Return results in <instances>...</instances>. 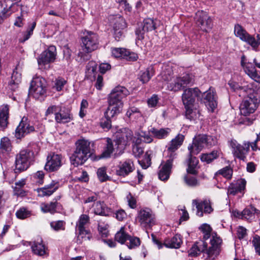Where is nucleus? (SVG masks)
Instances as JSON below:
<instances>
[{
    "instance_id": "obj_14",
    "label": "nucleus",
    "mask_w": 260,
    "mask_h": 260,
    "mask_svg": "<svg viewBox=\"0 0 260 260\" xmlns=\"http://www.w3.org/2000/svg\"><path fill=\"white\" fill-rule=\"evenodd\" d=\"M195 20L197 26L203 31L207 32L212 28V20L206 12L203 11L197 12Z\"/></svg>"
},
{
    "instance_id": "obj_6",
    "label": "nucleus",
    "mask_w": 260,
    "mask_h": 260,
    "mask_svg": "<svg viewBox=\"0 0 260 260\" xmlns=\"http://www.w3.org/2000/svg\"><path fill=\"white\" fill-rule=\"evenodd\" d=\"M46 81L41 77L33 78L29 89V94L35 99H39L46 93Z\"/></svg>"
},
{
    "instance_id": "obj_47",
    "label": "nucleus",
    "mask_w": 260,
    "mask_h": 260,
    "mask_svg": "<svg viewBox=\"0 0 260 260\" xmlns=\"http://www.w3.org/2000/svg\"><path fill=\"white\" fill-rule=\"evenodd\" d=\"M203 234V239L205 241L208 239L211 236L212 237V235H215L214 233L211 234L212 229L211 227L207 223L203 224L199 228ZM215 234L217 236L216 233ZM212 238H211L212 239Z\"/></svg>"
},
{
    "instance_id": "obj_7",
    "label": "nucleus",
    "mask_w": 260,
    "mask_h": 260,
    "mask_svg": "<svg viewBox=\"0 0 260 260\" xmlns=\"http://www.w3.org/2000/svg\"><path fill=\"white\" fill-rule=\"evenodd\" d=\"M96 68V63L94 61H90L86 66L85 77L91 81H96L95 86L98 89L100 90L103 86V78L102 75L98 74Z\"/></svg>"
},
{
    "instance_id": "obj_60",
    "label": "nucleus",
    "mask_w": 260,
    "mask_h": 260,
    "mask_svg": "<svg viewBox=\"0 0 260 260\" xmlns=\"http://www.w3.org/2000/svg\"><path fill=\"white\" fill-rule=\"evenodd\" d=\"M106 119H102L100 122L101 126L104 129L109 130L111 127V118H105Z\"/></svg>"
},
{
    "instance_id": "obj_25",
    "label": "nucleus",
    "mask_w": 260,
    "mask_h": 260,
    "mask_svg": "<svg viewBox=\"0 0 260 260\" xmlns=\"http://www.w3.org/2000/svg\"><path fill=\"white\" fill-rule=\"evenodd\" d=\"M192 204L196 206L197 210L196 214L200 217L203 216L204 212L210 213L212 211L210 203L206 200L200 202L197 200H193Z\"/></svg>"
},
{
    "instance_id": "obj_50",
    "label": "nucleus",
    "mask_w": 260,
    "mask_h": 260,
    "mask_svg": "<svg viewBox=\"0 0 260 260\" xmlns=\"http://www.w3.org/2000/svg\"><path fill=\"white\" fill-rule=\"evenodd\" d=\"M85 232L80 234V231H79V235L77 238V243L78 244H82L83 241L89 240L90 239L91 236L89 231L85 230Z\"/></svg>"
},
{
    "instance_id": "obj_58",
    "label": "nucleus",
    "mask_w": 260,
    "mask_h": 260,
    "mask_svg": "<svg viewBox=\"0 0 260 260\" xmlns=\"http://www.w3.org/2000/svg\"><path fill=\"white\" fill-rule=\"evenodd\" d=\"M126 49L124 48H113L112 50V55L115 58H122Z\"/></svg>"
},
{
    "instance_id": "obj_63",
    "label": "nucleus",
    "mask_w": 260,
    "mask_h": 260,
    "mask_svg": "<svg viewBox=\"0 0 260 260\" xmlns=\"http://www.w3.org/2000/svg\"><path fill=\"white\" fill-rule=\"evenodd\" d=\"M66 81L63 79H59L57 80L55 83L54 87L57 91H60L62 90L63 87L66 84Z\"/></svg>"
},
{
    "instance_id": "obj_21",
    "label": "nucleus",
    "mask_w": 260,
    "mask_h": 260,
    "mask_svg": "<svg viewBox=\"0 0 260 260\" xmlns=\"http://www.w3.org/2000/svg\"><path fill=\"white\" fill-rule=\"evenodd\" d=\"M47 161L45 166V169L49 172L57 170L61 166L62 156L59 154H53L48 156Z\"/></svg>"
},
{
    "instance_id": "obj_17",
    "label": "nucleus",
    "mask_w": 260,
    "mask_h": 260,
    "mask_svg": "<svg viewBox=\"0 0 260 260\" xmlns=\"http://www.w3.org/2000/svg\"><path fill=\"white\" fill-rule=\"evenodd\" d=\"M128 94V91L123 86H118L115 87L111 92L108 97V102L114 103L116 105L120 104L123 106L122 99Z\"/></svg>"
},
{
    "instance_id": "obj_4",
    "label": "nucleus",
    "mask_w": 260,
    "mask_h": 260,
    "mask_svg": "<svg viewBox=\"0 0 260 260\" xmlns=\"http://www.w3.org/2000/svg\"><path fill=\"white\" fill-rule=\"evenodd\" d=\"M216 142V139L212 136L199 135L194 138L192 144L188 149L191 153L197 154L203 148L215 145Z\"/></svg>"
},
{
    "instance_id": "obj_29",
    "label": "nucleus",
    "mask_w": 260,
    "mask_h": 260,
    "mask_svg": "<svg viewBox=\"0 0 260 260\" xmlns=\"http://www.w3.org/2000/svg\"><path fill=\"white\" fill-rule=\"evenodd\" d=\"M260 211L256 209L254 207L250 206L249 208H245L240 213L242 219H245L249 222H251L255 218V214L258 215Z\"/></svg>"
},
{
    "instance_id": "obj_12",
    "label": "nucleus",
    "mask_w": 260,
    "mask_h": 260,
    "mask_svg": "<svg viewBox=\"0 0 260 260\" xmlns=\"http://www.w3.org/2000/svg\"><path fill=\"white\" fill-rule=\"evenodd\" d=\"M192 77L189 74H186L183 77H177L168 85V88L175 92L181 90L192 82Z\"/></svg>"
},
{
    "instance_id": "obj_62",
    "label": "nucleus",
    "mask_w": 260,
    "mask_h": 260,
    "mask_svg": "<svg viewBox=\"0 0 260 260\" xmlns=\"http://www.w3.org/2000/svg\"><path fill=\"white\" fill-rule=\"evenodd\" d=\"M127 201L128 202V206L133 209L136 207V200L132 196L131 193H129L126 197Z\"/></svg>"
},
{
    "instance_id": "obj_43",
    "label": "nucleus",
    "mask_w": 260,
    "mask_h": 260,
    "mask_svg": "<svg viewBox=\"0 0 260 260\" xmlns=\"http://www.w3.org/2000/svg\"><path fill=\"white\" fill-rule=\"evenodd\" d=\"M153 75V69L148 68L145 71L140 73L139 79L143 83L148 82Z\"/></svg>"
},
{
    "instance_id": "obj_57",
    "label": "nucleus",
    "mask_w": 260,
    "mask_h": 260,
    "mask_svg": "<svg viewBox=\"0 0 260 260\" xmlns=\"http://www.w3.org/2000/svg\"><path fill=\"white\" fill-rule=\"evenodd\" d=\"M247 43L253 48L257 47L260 45V34L256 36V39L250 36Z\"/></svg>"
},
{
    "instance_id": "obj_15",
    "label": "nucleus",
    "mask_w": 260,
    "mask_h": 260,
    "mask_svg": "<svg viewBox=\"0 0 260 260\" xmlns=\"http://www.w3.org/2000/svg\"><path fill=\"white\" fill-rule=\"evenodd\" d=\"M133 137V133L131 129L127 128H123L116 134V143L118 147L124 148L131 144Z\"/></svg>"
},
{
    "instance_id": "obj_8",
    "label": "nucleus",
    "mask_w": 260,
    "mask_h": 260,
    "mask_svg": "<svg viewBox=\"0 0 260 260\" xmlns=\"http://www.w3.org/2000/svg\"><path fill=\"white\" fill-rule=\"evenodd\" d=\"M81 41L83 51L85 52L90 53L98 48V36L92 31H87L84 33Z\"/></svg>"
},
{
    "instance_id": "obj_54",
    "label": "nucleus",
    "mask_w": 260,
    "mask_h": 260,
    "mask_svg": "<svg viewBox=\"0 0 260 260\" xmlns=\"http://www.w3.org/2000/svg\"><path fill=\"white\" fill-rule=\"evenodd\" d=\"M138 58V56L136 53L130 52L126 49L123 55V58L131 61H136Z\"/></svg>"
},
{
    "instance_id": "obj_33",
    "label": "nucleus",
    "mask_w": 260,
    "mask_h": 260,
    "mask_svg": "<svg viewBox=\"0 0 260 260\" xmlns=\"http://www.w3.org/2000/svg\"><path fill=\"white\" fill-rule=\"evenodd\" d=\"M170 132L171 129L169 128L157 129L152 127L149 130V133H151L154 137L158 139L166 138L168 137Z\"/></svg>"
},
{
    "instance_id": "obj_32",
    "label": "nucleus",
    "mask_w": 260,
    "mask_h": 260,
    "mask_svg": "<svg viewBox=\"0 0 260 260\" xmlns=\"http://www.w3.org/2000/svg\"><path fill=\"white\" fill-rule=\"evenodd\" d=\"M184 139V136L183 135L178 134L170 142L167 148V151L175 152L182 144Z\"/></svg>"
},
{
    "instance_id": "obj_27",
    "label": "nucleus",
    "mask_w": 260,
    "mask_h": 260,
    "mask_svg": "<svg viewBox=\"0 0 260 260\" xmlns=\"http://www.w3.org/2000/svg\"><path fill=\"white\" fill-rule=\"evenodd\" d=\"M108 103L109 105L104 113V116L105 118H112L121 111L123 106L120 104L116 105L114 103H111V102H108Z\"/></svg>"
},
{
    "instance_id": "obj_46",
    "label": "nucleus",
    "mask_w": 260,
    "mask_h": 260,
    "mask_svg": "<svg viewBox=\"0 0 260 260\" xmlns=\"http://www.w3.org/2000/svg\"><path fill=\"white\" fill-rule=\"evenodd\" d=\"M183 180L185 183L189 187H196L200 185L199 181L196 177L189 174L185 175L183 177Z\"/></svg>"
},
{
    "instance_id": "obj_11",
    "label": "nucleus",
    "mask_w": 260,
    "mask_h": 260,
    "mask_svg": "<svg viewBox=\"0 0 260 260\" xmlns=\"http://www.w3.org/2000/svg\"><path fill=\"white\" fill-rule=\"evenodd\" d=\"M229 145L232 149L234 156L241 160H244L249 151L250 143L245 142L243 143V145H241L236 140H232L229 142Z\"/></svg>"
},
{
    "instance_id": "obj_20",
    "label": "nucleus",
    "mask_w": 260,
    "mask_h": 260,
    "mask_svg": "<svg viewBox=\"0 0 260 260\" xmlns=\"http://www.w3.org/2000/svg\"><path fill=\"white\" fill-rule=\"evenodd\" d=\"M73 119L70 109L59 105L58 109L55 114L56 122L58 123H66L71 121Z\"/></svg>"
},
{
    "instance_id": "obj_59",
    "label": "nucleus",
    "mask_w": 260,
    "mask_h": 260,
    "mask_svg": "<svg viewBox=\"0 0 260 260\" xmlns=\"http://www.w3.org/2000/svg\"><path fill=\"white\" fill-rule=\"evenodd\" d=\"M252 242L254 246L256 252L260 255V237L255 235L253 238Z\"/></svg>"
},
{
    "instance_id": "obj_55",
    "label": "nucleus",
    "mask_w": 260,
    "mask_h": 260,
    "mask_svg": "<svg viewBox=\"0 0 260 260\" xmlns=\"http://www.w3.org/2000/svg\"><path fill=\"white\" fill-rule=\"evenodd\" d=\"M218 173L228 179H230L232 176L233 170L230 167H226L219 170Z\"/></svg>"
},
{
    "instance_id": "obj_19",
    "label": "nucleus",
    "mask_w": 260,
    "mask_h": 260,
    "mask_svg": "<svg viewBox=\"0 0 260 260\" xmlns=\"http://www.w3.org/2000/svg\"><path fill=\"white\" fill-rule=\"evenodd\" d=\"M201 98L209 110L213 112L217 106V96L214 89L210 88L209 90L204 92L203 94L201 93Z\"/></svg>"
},
{
    "instance_id": "obj_61",
    "label": "nucleus",
    "mask_w": 260,
    "mask_h": 260,
    "mask_svg": "<svg viewBox=\"0 0 260 260\" xmlns=\"http://www.w3.org/2000/svg\"><path fill=\"white\" fill-rule=\"evenodd\" d=\"M29 213L24 208H20L16 213V216L20 219H24L29 215Z\"/></svg>"
},
{
    "instance_id": "obj_28",
    "label": "nucleus",
    "mask_w": 260,
    "mask_h": 260,
    "mask_svg": "<svg viewBox=\"0 0 260 260\" xmlns=\"http://www.w3.org/2000/svg\"><path fill=\"white\" fill-rule=\"evenodd\" d=\"M93 210L95 214L105 216H109L112 212L110 208L106 207L104 203L101 202L93 204Z\"/></svg>"
},
{
    "instance_id": "obj_1",
    "label": "nucleus",
    "mask_w": 260,
    "mask_h": 260,
    "mask_svg": "<svg viewBox=\"0 0 260 260\" xmlns=\"http://www.w3.org/2000/svg\"><path fill=\"white\" fill-rule=\"evenodd\" d=\"M210 243L211 246L208 249V244L205 241L197 242L190 249L189 255L191 256H197L201 252H206L209 257L214 259L220 252L222 240L215 234H213Z\"/></svg>"
},
{
    "instance_id": "obj_3",
    "label": "nucleus",
    "mask_w": 260,
    "mask_h": 260,
    "mask_svg": "<svg viewBox=\"0 0 260 260\" xmlns=\"http://www.w3.org/2000/svg\"><path fill=\"white\" fill-rule=\"evenodd\" d=\"M91 142L85 139L79 140L76 143V149L70 157L71 164L75 167L83 165L91 154Z\"/></svg>"
},
{
    "instance_id": "obj_2",
    "label": "nucleus",
    "mask_w": 260,
    "mask_h": 260,
    "mask_svg": "<svg viewBox=\"0 0 260 260\" xmlns=\"http://www.w3.org/2000/svg\"><path fill=\"white\" fill-rule=\"evenodd\" d=\"M254 84V83H252L242 87V89L249 94L243 100L240 106L241 114L244 116H247L254 113L259 103L258 92L260 88Z\"/></svg>"
},
{
    "instance_id": "obj_52",
    "label": "nucleus",
    "mask_w": 260,
    "mask_h": 260,
    "mask_svg": "<svg viewBox=\"0 0 260 260\" xmlns=\"http://www.w3.org/2000/svg\"><path fill=\"white\" fill-rule=\"evenodd\" d=\"M168 155L167 156L168 159L166 161L164 164V165L167 166L168 167L172 169L173 162L174 159L177 158V153L175 152L168 151Z\"/></svg>"
},
{
    "instance_id": "obj_39",
    "label": "nucleus",
    "mask_w": 260,
    "mask_h": 260,
    "mask_svg": "<svg viewBox=\"0 0 260 260\" xmlns=\"http://www.w3.org/2000/svg\"><path fill=\"white\" fill-rule=\"evenodd\" d=\"M192 106L185 107V116L190 121L196 120L200 116V112L196 109H193Z\"/></svg>"
},
{
    "instance_id": "obj_56",
    "label": "nucleus",
    "mask_w": 260,
    "mask_h": 260,
    "mask_svg": "<svg viewBox=\"0 0 260 260\" xmlns=\"http://www.w3.org/2000/svg\"><path fill=\"white\" fill-rule=\"evenodd\" d=\"M59 106L56 105H51L47 109L45 112V119H47L49 117V116L50 115H52V114L54 113V115L56 114V113L57 112Z\"/></svg>"
},
{
    "instance_id": "obj_40",
    "label": "nucleus",
    "mask_w": 260,
    "mask_h": 260,
    "mask_svg": "<svg viewBox=\"0 0 260 260\" xmlns=\"http://www.w3.org/2000/svg\"><path fill=\"white\" fill-rule=\"evenodd\" d=\"M21 75L17 71L14 70L12 74L11 80L9 85L12 90L17 87V85L21 82Z\"/></svg>"
},
{
    "instance_id": "obj_22",
    "label": "nucleus",
    "mask_w": 260,
    "mask_h": 260,
    "mask_svg": "<svg viewBox=\"0 0 260 260\" xmlns=\"http://www.w3.org/2000/svg\"><path fill=\"white\" fill-rule=\"evenodd\" d=\"M245 56L241 57V64L245 73L255 82L260 83V75L258 74L255 67L250 62H244Z\"/></svg>"
},
{
    "instance_id": "obj_16",
    "label": "nucleus",
    "mask_w": 260,
    "mask_h": 260,
    "mask_svg": "<svg viewBox=\"0 0 260 260\" xmlns=\"http://www.w3.org/2000/svg\"><path fill=\"white\" fill-rule=\"evenodd\" d=\"M155 25L156 23L153 19L151 18L144 19L141 25L136 30L137 42L144 39L145 32L155 29L156 28Z\"/></svg>"
},
{
    "instance_id": "obj_41",
    "label": "nucleus",
    "mask_w": 260,
    "mask_h": 260,
    "mask_svg": "<svg viewBox=\"0 0 260 260\" xmlns=\"http://www.w3.org/2000/svg\"><path fill=\"white\" fill-rule=\"evenodd\" d=\"M161 165H162V167L159 168L160 170L158 174V178L162 181H166L170 177L172 169L164 165H162V162L161 163Z\"/></svg>"
},
{
    "instance_id": "obj_42",
    "label": "nucleus",
    "mask_w": 260,
    "mask_h": 260,
    "mask_svg": "<svg viewBox=\"0 0 260 260\" xmlns=\"http://www.w3.org/2000/svg\"><path fill=\"white\" fill-rule=\"evenodd\" d=\"M106 146L103 153L101 155V158H108L110 157L111 154L114 150L113 144L112 140L109 138L106 140Z\"/></svg>"
},
{
    "instance_id": "obj_34",
    "label": "nucleus",
    "mask_w": 260,
    "mask_h": 260,
    "mask_svg": "<svg viewBox=\"0 0 260 260\" xmlns=\"http://www.w3.org/2000/svg\"><path fill=\"white\" fill-rule=\"evenodd\" d=\"M192 154H193L191 153V152L189 151L187 160L188 168L187 169V172L188 174L196 175L198 172L196 170V168L198 165V160L196 157H193Z\"/></svg>"
},
{
    "instance_id": "obj_10",
    "label": "nucleus",
    "mask_w": 260,
    "mask_h": 260,
    "mask_svg": "<svg viewBox=\"0 0 260 260\" xmlns=\"http://www.w3.org/2000/svg\"><path fill=\"white\" fill-rule=\"evenodd\" d=\"M56 56V47L51 45L38 56L37 58L38 64L41 68H45L46 65H48L55 60Z\"/></svg>"
},
{
    "instance_id": "obj_49",
    "label": "nucleus",
    "mask_w": 260,
    "mask_h": 260,
    "mask_svg": "<svg viewBox=\"0 0 260 260\" xmlns=\"http://www.w3.org/2000/svg\"><path fill=\"white\" fill-rule=\"evenodd\" d=\"M51 228L55 231L65 230L66 222L63 220L51 221L50 223Z\"/></svg>"
},
{
    "instance_id": "obj_64",
    "label": "nucleus",
    "mask_w": 260,
    "mask_h": 260,
    "mask_svg": "<svg viewBox=\"0 0 260 260\" xmlns=\"http://www.w3.org/2000/svg\"><path fill=\"white\" fill-rule=\"evenodd\" d=\"M148 133H149L148 132ZM150 133H147L146 132H142L140 135L141 138L144 139V141L145 143H150L153 141V138L150 135Z\"/></svg>"
},
{
    "instance_id": "obj_37",
    "label": "nucleus",
    "mask_w": 260,
    "mask_h": 260,
    "mask_svg": "<svg viewBox=\"0 0 260 260\" xmlns=\"http://www.w3.org/2000/svg\"><path fill=\"white\" fill-rule=\"evenodd\" d=\"M12 150V145L10 139L8 137H3L0 142V153H9Z\"/></svg>"
},
{
    "instance_id": "obj_53",
    "label": "nucleus",
    "mask_w": 260,
    "mask_h": 260,
    "mask_svg": "<svg viewBox=\"0 0 260 260\" xmlns=\"http://www.w3.org/2000/svg\"><path fill=\"white\" fill-rule=\"evenodd\" d=\"M127 240H129V243L127 244V245L129 249L135 248L140 244V240L137 237H131L129 236Z\"/></svg>"
},
{
    "instance_id": "obj_26",
    "label": "nucleus",
    "mask_w": 260,
    "mask_h": 260,
    "mask_svg": "<svg viewBox=\"0 0 260 260\" xmlns=\"http://www.w3.org/2000/svg\"><path fill=\"white\" fill-rule=\"evenodd\" d=\"M58 182L55 181L44 186L37 189L38 196L40 197L50 196L58 188Z\"/></svg>"
},
{
    "instance_id": "obj_9",
    "label": "nucleus",
    "mask_w": 260,
    "mask_h": 260,
    "mask_svg": "<svg viewBox=\"0 0 260 260\" xmlns=\"http://www.w3.org/2000/svg\"><path fill=\"white\" fill-rule=\"evenodd\" d=\"M201 92L197 87L186 88L183 91L182 100L184 107L193 106L196 99L202 101L201 98Z\"/></svg>"
},
{
    "instance_id": "obj_48",
    "label": "nucleus",
    "mask_w": 260,
    "mask_h": 260,
    "mask_svg": "<svg viewBox=\"0 0 260 260\" xmlns=\"http://www.w3.org/2000/svg\"><path fill=\"white\" fill-rule=\"evenodd\" d=\"M128 238L129 235L125 232L123 227H121L120 231L117 232L115 236V240L121 244H124Z\"/></svg>"
},
{
    "instance_id": "obj_30",
    "label": "nucleus",
    "mask_w": 260,
    "mask_h": 260,
    "mask_svg": "<svg viewBox=\"0 0 260 260\" xmlns=\"http://www.w3.org/2000/svg\"><path fill=\"white\" fill-rule=\"evenodd\" d=\"M246 182L244 180L239 181L235 183H231L229 186L227 194L235 195L239 192H241L245 188Z\"/></svg>"
},
{
    "instance_id": "obj_23",
    "label": "nucleus",
    "mask_w": 260,
    "mask_h": 260,
    "mask_svg": "<svg viewBox=\"0 0 260 260\" xmlns=\"http://www.w3.org/2000/svg\"><path fill=\"white\" fill-rule=\"evenodd\" d=\"M135 169L133 161L131 159L126 160L120 162L116 171L117 175L125 177L132 172Z\"/></svg>"
},
{
    "instance_id": "obj_51",
    "label": "nucleus",
    "mask_w": 260,
    "mask_h": 260,
    "mask_svg": "<svg viewBox=\"0 0 260 260\" xmlns=\"http://www.w3.org/2000/svg\"><path fill=\"white\" fill-rule=\"evenodd\" d=\"M97 175L101 182H104L109 179L107 175L106 169L105 167L99 168L97 171Z\"/></svg>"
},
{
    "instance_id": "obj_5",
    "label": "nucleus",
    "mask_w": 260,
    "mask_h": 260,
    "mask_svg": "<svg viewBox=\"0 0 260 260\" xmlns=\"http://www.w3.org/2000/svg\"><path fill=\"white\" fill-rule=\"evenodd\" d=\"M34 159V152L29 150H22L16 155L15 159L16 173L26 170Z\"/></svg>"
},
{
    "instance_id": "obj_38",
    "label": "nucleus",
    "mask_w": 260,
    "mask_h": 260,
    "mask_svg": "<svg viewBox=\"0 0 260 260\" xmlns=\"http://www.w3.org/2000/svg\"><path fill=\"white\" fill-rule=\"evenodd\" d=\"M59 203L56 202H51L49 203H42L41 205V209L44 213L49 212L54 214L56 212V208Z\"/></svg>"
},
{
    "instance_id": "obj_31",
    "label": "nucleus",
    "mask_w": 260,
    "mask_h": 260,
    "mask_svg": "<svg viewBox=\"0 0 260 260\" xmlns=\"http://www.w3.org/2000/svg\"><path fill=\"white\" fill-rule=\"evenodd\" d=\"M182 240L180 235L176 234L171 239H165L164 245L171 248H178L180 247Z\"/></svg>"
},
{
    "instance_id": "obj_18",
    "label": "nucleus",
    "mask_w": 260,
    "mask_h": 260,
    "mask_svg": "<svg viewBox=\"0 0 260 260\" xmlns=\"http://www.w3.org/2000/svg\"><path fill=\"white\" fill-rule=\"evenodd\" d=\"M34 131V127L30 125L28 118L24 116L16 129L15 136L17 139H20Z\"/></svg>"
},
{
    "instance_id": "obj_13",
    "label": "nucleus",
    "mask_w": 260,
    "mask_h": 260,
    "mask_svg": "<svg viewBox=\"0 0 260 260\" xmlns=\"http://www.w3.org/2000/svg\"><path fill=\"white\" fill-rule=\"evenodd\" d=\"M138 218L141 226L145 228H150L155 223L154 215L149 208L141 209L139 212Z\"/></svg>"
},
{
    "instance_id": "obj_24",
    "label": "nucleus",
    "mask_w": 260,
    "mask_h": 260,
    "mask_svg": "<svg viewBox=\"0 0 260 260\" xmlns=\"http://www.w3.org/2000/svg\"><path fill=\"white\" fill-rule=\"evenodd\" d=\"M29 245L31 246V248L34 254L40 256L44 255H48L47 252V247L43 243L42 239L40 240L35 241L34 242H30Z\"/></svg>"
},
{
    "instance_id": "obj_44",
    "label": "nucleus",
    "mask_w": 260,
    "mask_h": 260,
    "mask_svg": "<svg viewBox=\"0 0 260 260\" xmlns=\"http://www.w3.org/2000/svg\"><path fill=\"white\" fill-rule=\"evenodd\" d=\"M89 217L88 215L86 214H82L80 216L77 224L78 230L80 231V234H83V232H86L85 225L89 222Z\"/></svg>"
},
{
    "instance_id": "obj_36",
    "label": "nucleus",
    "mask_w": 260,
    "mask_h": 260,
    "mask_svg": "<svg viewBox=\"0 0 260 260\" xmlns=\"http://www.w3.org/2000/svg\"><path fill=\"white\" fill-rule=\"evenodd\" d=\"M110 20L113 19V29L114 30L116 29H124L126 27V23L125 20L123 17L119 15H116L115 16H112L110 18Z\"/></svg>"
},
{
    "instance_id": "obj_45",
    "label": "nucleus",
    "mask_w": 260,
    "mask_h": 260,
    "mask_svg": "<svg viewBox=\"0 0 260 260\" xmlns=\"http://www.w3.org/2000/svg\"><path fill=\"white\" fill-rule=\"evenodd\" d=\"M219 156L217 151L213 150L209 153H204L201 155V160L207 164L211 162L213 160L216 159Z\"/></svg>"
},
{
    "instance_id": "obj_35",
    "label": "nucleus",
    "mask_w": 260,
    "mask_h": 260,
    "mask_svg": "<svg viewBox=\"0 0 260 260\" xmlns=\"http://www.w3.org/2000/svg\"><path fill=\"white\" fill-rule=\"evenodd\" d=\"M234 32L235 35L241 40L248 43L250 35L240 25H235Z\"/></svg>"
}]
</instances>
